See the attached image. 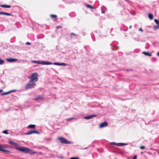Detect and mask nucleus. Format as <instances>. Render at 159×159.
<instances>
[{
  "mask_svg": "<svg viewBox=\"0 0 159 159\" xmlns=\"http://www.w3.org/2000/svg\"><path fill=\"white\" fill-rule=\"evenodd\" d=\"M15 149L25 153L35 154L36 153V152L34 151L33 150L31 149L23 147H21L20 148L16 147L15 148Z\"/></svg>",
  "mask_w": 159,
  "mask_h": 159,
  "instance_id": "f257e3e1",
  "label": "nucleus"
},
{
  "mask_svg": "<svg viewBox=\"0 0 159 159\" xmlns=\"http://www.w3.org/2000/svg\"><path fill=\"white\" fill-rule=\"evenodd\" d=\"M38 76L39 75L36 73H33L30 78V80L35 83L38 80Z\"/></svg>",
  "mask_w": 159,
  "mask_h": 159,
  "instance_id": "f03ea898",
  "label": "nucleus"
},
{
  "mask_svg": "<svg viewBox=\"0 0 159 159\" xmlns=\"http://www.w3.org/2000/svg\"><path fill=\"white\" fill-rule=\"evenodd\" d=\"M32 62L34 63L41 64L43 65H49L52 64V62L44 61H32Z\"/></svg>",
  "mask_w": 159,
  "mask_h": 159,
  "instance_id": "7ed1b4c3",
  "label": "nucleus"
},
{
  "mask_svg": "<svg viewBox=\"0 0 159 159\" xmlns=\"http://www.w3.org/2000/svg\"><path fill=\"white\" fill-rule=\"evenodd\" d=\"M35 85V82L30 80L29 82L26 85L25 88L26 89L32 88H33Z\"/></svg>",
  "mask_w": 159,
  "mask_h": 159,
  "instance_id": "20e7f679",
  "label": "nucleus"
},
{
  "mask_svg": "<svg viewBox=\"0 0 159 159\" xmlns=\"http://www.w3.org/2000/svg\"><path fill=\"white\" fill-rule=\"evenodd\" d=\"M58 139L60 142L62 143L69 144L71 143V142L67 140L66 139L61 137H59Z\"/></svg>",
  "mask_w": 159,
  "mask_h": 159,
  "instance_id": "39448f33",
  "label": "nucleus"
},
{
  "mask_svg": "<svg viewBox=\"0 0 159 159\" xmlns=\"http://www.w3.org/2000/svg\"><path fill=\"white\" fill-rule=\"evenodd\" d=\"M0 151L7 153L11 152L10 151L6 150L5 149V147L4 146L1 145H0Z\"/></svg>",
  "mask_w": 159,
  "mask_h": 159,
  "instance_id": "423d86ee",
  "label": "nucleus"
},
{
  "mask_svg": "<svg viewBox=\"0 0 159 159\" xmlns=\"http://www.w3.org/2000/svg\"><path fill=\"white\" fill-rule=\"evenodd\" d=\"M34 133L39 134V132L37 130H32L25 133V134L26 135H29Z\"/></svg>",
  "mask_w": 159,
  "mask_h": 159,
  "instance_id": "0eeeda50",
  "label": "nucleus"
},
{
  "mask_svg": "<svg viewBox=\"0 0 159 159\" xmlns=\"http://www.w3.org/2000/svg\"><path fill=\"white\" fill-rule=\"evenodd\" d=\"M108 124L106 121H105L102 123L101 124L99 125V127L101 128L106 127L107 126Z\"/></svg>",
  "mask_w": 159,
  "mask_h": 159,
  "instance_id": "6e6552de",
  "label": "nucleus"
},
{
  "mask_svg": "<svg viewBox=\"0 0 159 159\" xmlns=\"http://www.w3.org/2000/svg\"><path fill=\"white\" fill-rule=\"evenodd\" d=\"M97 116L96 115H89L88 116H86L84 117V119H86L89 120L93 118V117H96Z\"/></svg>",
  "mask_w": 159,
  "mask_h": 159,
  "instance_id": "1a4fd4ad",
  "label": "nucleus"
},
{
  "mask_svg": "<svg viewBox=\"0 0 159 159\" xmlns=\"http://www.w3.org/2000/svg\"><path fill=\"white\" fill-rule=\"evenodd\" d=\"M17 60V59L15 58H7V61L9 62H15Z\"/></svg>",
  "mask_w": 159,
  "mask_h": 159,
  "instance_id": "9d476101",
  "label": "nucleus"
},
{
  "mask_svg": "<svg viewBox=\"0 0 159 159\" xmlns=\"http://www.w3.org/2000/svg\"><path fill=\"white\" fill-rule=\"evenodd\" d=\"M154 21L156 24L157 25V26L155 27V28L156 29H158L159 28V21L157 19H155Z\"/></svg>",
  "mask_w": 159,
  "mask_h": 159,
  "instance_id": "9b49d317",
  "label": "nucleus"
},
{
  "mask_svg": "<svg viewBox=\"0 0 159 159\" xmlns=\"http://www.w3.org/2000/svg\"><path fill=\"white\" fill-rule=\"evenodd\" d=\"M117 146H123L128 145V144L124 143H117Z\"/></svg>",
  "mask_w": 159,
  "mask_h": 159,
  "instance_id": "f8f14e48",
  "label": "nucleus"
},
{
  "mask_svg": "<svg viewBox=\"0 0 159 159\" xmlns=\"http://www.w3.org/2000/svg\"><path fill=\"white\" fill-rule=\"evenodd\" d=\"M142 53H143V54H144V55H145L146 56H149V57H151L152 56V54L151 53H149L147 52H146L144 51L142 52Z\"/></svg>",
  "mask_w": 159,
  "mask_h": 159,
  "instance_id": "ddd939ff",
  "label": "nucleus"
},
{
  "mask_svg": "<svg viewBox=\"0 0 159 159\" xmlns=\"http://www.w3.org/2000/svg\"><path fill=\"white\" fill-rule=\"evenodd\" d=\"M0 15H4L7 16H13V15L11 14L5 12H0Z\"/></svg>",
  "mask_w": 159,
  "mask_h": 159,
  "instance_id": "4468645a",
  "label": "nucleus"
},
{
  "mask_svg": "<svg viewBox=\"0 0 159 159\" xmlns=\"http://www.w3.org/2000/svg\"><path fill=\"white\" fill-rule=\"evenodd\" d=\"M0 6L2 7L3 8H10L11 6L10 5H0Z\"/></svg>",
  "mask_w": 159,
  "mask_h": 159,
  "instance_id": "2eb2a0df",
  "label": "nucleus"
},
{
  "mask_svg": "<svg viewBox=\"0 0 159 159\" xmlns=\"http://www.w3.org/2000/svg\"><path fill=\"white\" fill-rule=\"evenodd\" d=\"M35 125H28L29 128L34 129L35 127Z\"/></svg>",
  "mask_w": 159,
  "mask_h": 159,
  "instance_id": "dca6fc26",
  "label": "nucleus"
},
{
  "mask_svg": "<svg viewBox=\"0 0 159 159\" xmlns=\"http://www.w3.org/2000/svg\"><path fill=\"white\" fill-rule=\"evenodd\" d=\"M148 17L151 20H152L153 18V16L152 14L151 13H149L148 15Z\"/></svg>",
  "mask_w": 159,
  "mask_h": 159,
  "instance_id": "f3484780",
  "label": "nucleus"
},
{
  "mask_svg": "<svg viewBox=\"0 0 159 159\" xmlns=\"http://www.w3.org/2000/svg\"><path fill=\"white\" fill-rule=\"evenodd\" d=\"M8 142L10 143H11V144H12L14 145H18V144H17V143L13 142L12 141H9Z\"/></svg>",
  "mask_w": 159,
  "mask_h": 159,
  "instance_id": "a211bd4d",
  "label": "nucleus"
},
{
  "mask_svg": "<svg viewBox=\"0 0 159 159\" xmlns=\"http://www.w3.org/2000/svg\"><path fill=\"white\" fill-rule=\"evenodd\" d=\"M8 142L10 143H11V144H12L14 145H18V144H17V143L13 142L12 141H9Z\"/></svg>",
  "mask_w": 159,
  "mask_h": 159,
  "instance_id": "6ab92c4d",
  "label": "nucleus"
},
{
  "mask_svg": "<svg viewBox=\"0 0 159 159\" xmlns=\"http://www.w3.org/2000/svg\"><path fill=\"white\" fill-rule=\"evenodd\" d=\"M13 91H8L7 92H5L4 93H2V95H5L8 94H9V93H10L11 92H12Z\"/></svg>",
  "mask_w": 159,
  "mask_h": 159,
  "instance_id": "aec40b11",
  "label": "nucleus"
},
{
  "mask_svg": "<svg viewBox=\"0 0 159 159\" xmlns=\"http://www.w3.org/2000/svg\"><path fill=\"white\" fill-rule=\"evenodd\" d=\"M43 99V97L42 96H39L38 97L37 99L38 100H42Z\"/></svg>",
  "mask_w": 159,
  "mask_h": 159,
  "instance_id": "412c9836",
  "label": "nucleus"
},
{
  "mask_svg": "<svg viewBox=\"0 0 159 159\" xmlns=\"http://www.w3.org/2000/svg\"><path fill=\"white\" fill-rule=\"evenodd\" d=\"M4 61L3 60H2L0 58V65H2L4 63Z\"/></svg>",
  "mask_w": 159,
  "mask_h": 159,
  "instance_id": "4be33fe9",
  "label": "nucleus"
},
{
  "mask_svg": "<svg viewBox=\"0 0 159 159\" xmlns=\"http://www.w3.org/2000/svg\"><path fill=\"white\" fill-rule=\"evenodd\" d=\"M50 16L53 18H56L57 17V16L56 15L54 14L50 15Z\"/></svg>",
  "mask_w": 159,
  "mask_h": 159,
  "instance_id": "5701e85b",
  "label": "nucleus"
},
{
  "mask_svg": "<svg viewBox=\"0 0 159 159\" xmlns=\"http://www.w3.org/2000/svg\"><path fill=\"white\" fill-rule=\"evenodd\" d=\"M87 7H88V8H90L91 9H93V6H92L89 5H87Z\"/></svg>",
  "mask_w": 159,
  "mask_h": 159,
  "instance_id": "b1692460",
  "label": "nucleus"
},
{
  "mask_svg": "<svg viewBox=\"0 0 159 159\" xmlns=\"http://www.w3.org/2000/svg\"><path fill=\"white\" fill-rule=\"evenodd\" d=\"M2 133L5 134H9V133L7 132V130H4L2 132Z\"/></svg>",
  "mask_w": 159,
  "mask_h": 159,
  "instance_id": "393cba45",
  "label": "nucleus"
},
{
  "mask_svg": "<svg viewBox=\"0 0 159 159\" xmlns=\"http://www.w3.org/2000/svg\"><path fill=\"white\" fill-rule=\"evenodd\" d=\"M70 159H80L79 157H71L70 158Z\"/></svg>",
  "mask_w": 159,
  "mask_h": 159,
  "instance_id": "a878e982",
  "label": "nucleus"
},
{
  "mask_svg": "<svg viewBox=\"0 0 159 159\" xmlns=\"http://www.w3.org/2000/svg\"><path fill=\"white\" fill-rule=\"evenodd\" d=\"M117 143H116V142H112L111 143V144H112V145H116L117 146Z\"/></svg>",
  "mask_w": 159,
  "mask_h": 159,
  "instance_id": "bb28decb",
  "label": "nucleus"
},
{
  "mask_svg": "<svg viewBox=\"0 0 159 159\" xmlns=\"http://www.w3.org/2000/svg\"><path fill=\"white\" fill-rule=\"evenodd\" d=\"M140 148L141 149H143L145 148V147L144 146H141L140 147Z\"/></svg>",
  "mask_w": 159,
  "mask_h": 159,
  "instance_id": "cd10ccee",
  "label": "nucleus"
},
{
  "mask_svg": "<svg viewBox=\"0 0 159 159\" xmlns=\"http://www.w3.org/2000/svg\"><path fill=\"white\" fill-rule=\"evenodd\" d=\"M73 119H74V118H69V119H67V120L68 121H69V120H71Z\"/></svg>",
  "mask_w": 159,
  "mask_h": 159,
  "instance_id": "c85d7f7f",
  "label": "nucleus"
},
{
  "mask_svg": "<svg viewBox=\"0 0 159 159\" xmlns=\"http://www.w3.org/2000/svg\"><path fill=\"white\" fill-rule=\"evenodd\" d=\"M62 28L61 26H57L56 29H59L60 28Z\"/></svg>",
  "mask_w": 159,
  "mask_h": 159,
  "instance_id": "c756f323",
  "label": "nucleus"
},
{
  "mask_svg": "<svg viewBox=\"0 0 159 159\" xmlns=\"http://www.w3.org/2000/svg\"><path fill=\"white\" fill-rule=\"evenodd\" d=\"M26 44L28 45H31V43L29 42H27L26 43Z\"/></svg>",
  "mask_w": 159,
  "mask_h": 159,
  "instance_id": "7c9ffc66",
  "label": "nucleus"
},
{
  "mask_svg": "<svg viewBox=\"0 0 159 159\" xmlns=\"http://www.w3.org/2000/svg\"><path fill=\"white\" fill-rule=\"evenodd\" d=\"M139 31H142V32H143V30H142V28H141V27H140V28H139Z\"/></svg>",
  "mask_w": 159,
  "mask_h": 159,
  "instance_id": "2f4dec72",
  "label": "nucleus"
},
{
  "mask_svg": "<svg viewBox=\"0 0 159 159\" xmlns=\"http://www.w3.org/2000/svg\"><path fill=\"white\" fill-rule=\"evenodd\" d=\"M60 63H54V65H60Z\"/></svg>",
  "mask_w": 159,
  "mask_h": 159,
  "instance_id": "473e14b6",
  "label": "nucleus"
},
{
  "mask_svg": "<svg viewBox=\"0 0 159 159\" xmlns=\"http://www.w3.org/2000/svg\"><path fill=\"white\" fill-rule=\"evenodd\" d=\"M102 13L103 14H105V11H104L102 10Z\"/></svg>",
  "mask_w": 159,
  "mask_h": 159,
  "instance_id": "72a5a7b5",
  "label": "nucleus"
},
{
  "mask_svg": "<svg viewBox=\"0 0 159 159\" xmlns=\"http://www.w3.org/2000/svg\"><path fill=\"white\" fill-rule=\"evenodd\" d=\"M76 34H75L74 33H71V35L72 36V35H75Z\"/></svg>",
  "mask_w": 159,
  "mask_h": 159,
  "instance_id": "f704fd0d",
  "label": "nucleus"
},
{
  "mask_svg": "<svg viewBox=\"0 0 159 159\" xmlns=\"http://www.w3.org/2000/svg\"><path fill=\"white\" fill-rule=\"evenodd\" d=\"M2 91H3L2 90L0 89V93H1V92H2Z\"/></svg>",
  "mask_w": 159,
  "mask_h": 159,
  "instance_id": "c9c22d12",
  "label": "nucleus"
},
{
  "mask_svg": "<svg viewBox=\"0 0 159 159\" xmlns=\"http://www.w3.org/2000/svg\"><path fill=\"white\" fill-rule=\"evenodd\" d=\"M157 55L159 56V52H158L157 53Z\"/></svg>",
  "mask_w": 159,
  "mask_h": 159,
  "instance_id": "e433bc0d",
  "label": "nucleus"
},
{
  "mask_svg": "<svg viewBox=\"0 0 159 159\" xmlns=\"http://www.w3.org/2000/svg\"><path fill=\"white\" fill-rule=\"evenodd\" d=\"M131 25H130L129 27V29H131Z\"/></svg>",
  "mask_w": 159,
  "mask_h": 159,
  "instance_id": "4c0bfd02",
  "label": "nucleus"
}]
</instances>
